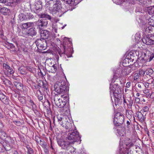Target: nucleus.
Returning a JSON list of instances; mask_svg holds the SVG:
<instances>
[{"label":"nucleus","mask_w":154,"mask_h":154,"mask_svg":"<svg viewBox=\"0 0 154 154\" xmlns=\"http://www.w3.org/2000/svg\"><path fill=\"white\" fill-rule=\"evenodd\" d=\"M142 41L144 43L147 45H151L153 44L152 39H151V37L149 36H146L142 39Z\"/></svg>","instance_id":"15"},{"label":"nucleus","mask_w":154,"mask_h":154,"mask_svg":"<svg viewBox=\"0 0 154 154\" xmlns=\"http://www.w3.org/2000/svg\"><path fill=\"white\" fill-rule=\"evenodd\" d=\"M23 68L24 67H23L21 66V67H20L18 69L19 71H20V72L22 74H24L23 69Z\"/></svg>","instance_id":"51"},{"label":"nucleus","mask_w":154,"mask_h":154,"mask_svg":"<svg viewBox=\"0 0 154 154\" xmlns=\"http://www.w3.org/2000/svg\"><path fill=\"white\" fill-rule=\"evenodd\" d=\"M126 74V72L125 70H122V69H121V72H120V77H122L125 75Z\"/></svg>","instance_id":"43"},{"label":"nucleus","mask_w":154,"mask_h":154,"mask_svg":"<svg viewBox=\"0 0 154 154\" xmlns=\"http://www.w3.org/2000/svg\"><path fill=\"white\" fill-rule=\"evenodd\" d=\"M135 101L136 103H139L140 101V99L138 97H136L135 98Z\"/></svg>","instance_id":"58"},{"label":"nucleus","mask_w":154,"mask_h":154,"mask_svg":"<svg viewBox=\"0 0 154 154\" xmlns=\"http://www.w3.org/2000/svg\"><path fill=\"white\" fill-rule=\"evenodd\" d=\"M149 107L147 106H145L143 107L141 111L143 112H147L149 111Z\"/></svg>","instance_id":"39"},{"label":"nucleus","mask_w":154,"mask_h":154,"mask_svg":"<svg viewBox=\"0 0 154 154\" xmlns=\"http://www.w3.org/2000/svg\"><path fill=\"white\" fill-rule=\"evenodd\" d=\"M147 82H149V83L150 84H152V85L154 86V79L152 78H151L147 80Z\"/></svg>","instance_id":"47"},{"label":"nucleus","mask_w":154,"mask_h":154,"mask_svg":"<svg viewBox=\"0 0 154 154\" xmlns=\"http://www.w3.org/2000/svg\"><path fill=\"white\" fill-rule=\"evenodd\" d=\"M14 72L13 69L12 68L10 67L7 70V71H6L4 73L7 76H9L11 75H13L14 73Z\"/></svg>","instance_id":"21"},{"label":"nucleus","mask_w":154,"mask_h":154,"mask_svg":"<svg viewBox=\"0 0 154 154\" xmlns=\"http://www.w3.org/2000/svg\"><path fill=\"white\" fill-rule=\"evenodd\" d=\"M3 70L4 72L6 71H7L9 68H10L8 65L6 63H3Z\"/></svg>","instance_id":"36"},{"label":"nucleus","mask_w":154,"mask_h":154,"mask_svg":"<svg viewBox=\"0 0 154 154\" xmlns=\"http://www.w3.org/2000/svg\"><path fill=\"white\" fill-rule=\"evenodd\" d=\"M149 83V82H147L144 83V85L146 88H148L149 87V85L150 84V83Z\"/></svg>","instance_id":"53"},{"label":"nucleus","mask_w":154,"mask_h":154,"mask_svg":"<svg viewBox=\"0 0 154 154\" xmlns=\"http://www.w3.org/2000/svg\"><path fill=\"white\" fill-rule=\"evenodd\" d=\"M37 25L40 29H42L43 27H46L48 24V20L46 19H41L36 22Z\"/></svg>","instance_id":"12"},{"label":"nucleus","mask_w":154,"mask_h":154,"mask_svg":"<svg viewBox=\"0 0 154 154\" xmlns=\"http://www.w3.org/2000/svg\"><path fill=\"white\" fill-rule=\"evenodd\" d=\"M57 119L59 123L65 128L70 129L72 127L75 128L74 125H72L70 120L67 116H63V117L58 116Z\"/></svg>","instance_id":"3"},{"label":"nucleus","mask_w":154,"mask_h":154,"mask_svg":"<svg viewBox=\"0 0 154 154\" xmlns=\"http://www.w3.org/2000/svg\"><path fill=\"white\" fill-rule=\"evenodd\" d=\"M10 140L9 142L10 143L12 144H14L15 143V141L14 140V139L13 138L10 137Z\"/></svg>","instance_id":"54"},{"label":"nucleus","mask_w":154,"mask_h":154,"mask_svg":"<svg viewBox=\"0 0 154 154\" xmlns=\"http://www.w3.org/2000/svg\"><path fill=\"white\" fill-rule=\"evenodd\" d=\"M14 84L15 86L19 90L20 89L21 87V83L17 81H14Z\"/></svg>","instance_id":"32"},{"label":"nucleus","mask_w":154,"mask_h":154,"mask_svg":"<svg viewBox=\"0 0 154 154\" xmlns=\"http://www.w3.org/2000/svg\"><path fill=\"white\" fill-rule=\"evenodd\" d=\"M46 69L49 72L54 73L57 70V65L53 64L51 66H47Z\"/></svg>","instance_id":"17"},{"label":"nucleus","mask_w":154,"mask_h":154,"mask_svg":"<svg viewBox=\"0 0 154 154\" xmlns=\"http://www.w3.org/2000/svg\"><path fill=\"white\" fill-rule=\"evenodd\" d=\"M109 88L110 96L111 97L112 95L118 94L120 93L119 92H121L122 88L117 84L112 85V83H110Z\"/></svg>","instance_id":"7"},{"label":"nucleus","mask_w":154,"mask_h":154,"mask_svg":"<svg viewBox=\"0 0 154 154\" xmlns=\"http://www.w3.org/2000/svg\"><path fill=\"white\" fill-rule=\"evenodd\" d=\"M68 100V96H64L63 94H56L54 97V100L55 105L60 108H63L65 106Z\"/></svg>","instance_id":"2"},{"label":"nucleus","mask_w":154,"mask_h":154,"mask_svg":"<svg viewBox=\"0 0 154 154\" xmlns=\"http://www.w3.org/2000/svg\"><path fill=\"white\" fill-rule=\"evenodd\" d=\"M18 18L19 20L21 21H23L24 20H27L26 14H25L23 13L20 14L18 15Z\"/></svg>","instance_id":"27"},{"label":"nucleus","mask_w":154,"mask_h":154,"mask_svg":"<svg viewBox=\"0 0 154 154\" xmlns=\"http://www.w3.org/2000/svg\"><path fill=\"white\" fill-rule=\"evenodd\" d=\"M38 3H35V5H33V8L35 10V12L37 13L38 11H41L42 10V5H41L40 2Z\"/></svg>","instance_id":"20"},{"label":"nucleus","mask_w":154,"mask_h":154,"mask_svg":"<svg viewBox=\"0 0 154 154\" xmlns=\"http://www.w3.org/2000/svg\"><path fill=\"white\" fill-rule=\"evenodd\" d=\"M0 100L4 104H7L9 103V99L0 91Z\"/></svg>","instance_id":"14"},{"label":"nucleus","mask_w":154,"mask_h":154,"mask_svg":"<svg viewBox=\"0 0 154 154\" xmlns=\"http://www.w3.org/2000/svg\"><path fill=\"white\" fill-rule=\"evenodd\" d=\"M0 78L2 80V81L4 83H5V80H6L7 79H5L4 76H1Z\"/></svg>","instance_id":"61"},{"label":"nucleus","mask_w":154,"mask_h":154,"mask_svg":"<svg viewBox=\"0 0 154 154\" xmlns=\"http://www.w3.org/2000/svg\"><path fill=\"white\" fill-rule=\"evenodd\" d=\"M26 15L27 18V20L28 19H32L34 17V16L33 15L30 13H27V14H26Z\"/></svg>","instance_id":"40"},{"label":"nucleus","mask_w":154,"mask_h":154,"mask_svg":"<svg viewBox=\"0 0 154 154\" xmlns=\"http://www.w3.org/2000/svg\"><path fill=\"white\" fill-rule=\"evenodd\" d=\"M131 123V121L130 120L127 121L126 122L127 126L128 127H129V125Z\"/></svg>","instance_id":"59"},{"label":"nucleus","mask_w":154,"mask_h":154,"mask_svg":"<svg viewBox=\"0 0 154 154\" xmlns=\"http://www.w3.org/2000/svg\"><path fill=\"white\" fill-rule=\"evenodd\" d=\"M121 69L120 68H117L114 72V77L117 79L118 77H120Z\"/></svg>","instance_id":"24"},{"label":"nucleus","mask_w":154,"mask_h":154,"mask_svg":"<svg viewBox=\"0 0 154 154\" xmlns=\"http://www.w3.org/2000/svg\"><path fill=\"white\" fill-rule=\"evenodd\" d=\"M124 120L123 115L120 112H117L115 115L114 124L116 126H120L123 123Z\"/></svg>","instance_id":"6"},{"label":"nucleus","mask_w":154,"mask_h":154,"mask_svg":"<svg viewBox=\"0 0 154 154\" xmlns=\"http://www.w3.org/2000/svg\"><path fill=\"white\" fill-rule=\"evenodd\" d=\"M64 86L67 87L65 81L63 80H60L57 81L54 85V89L63 88Z\"/></svg>","instance_id":"10"},{"label":"nucleus","mask_w":154,"mask_h":154,"mask_svg":"<svg viewBox=\"0 0 154 154\" xmlns=\"http://www.w3.org/2000/svg\"><path fill=\"white\" fill-rule=\"evenodd\" d=\"M5 113L2 111H0V119H2L4 118Z\"/></svg>","instance_id":"55"},{"label":"nucleus","mask_w":154,"mask_h":154,"mask_svg":"<svg viewBox=\"0 0 154 154\" xmlns=\"http://www.w3.org/2000/svg\"><path fill=\"white\" fill-rule=\"evenodd\" d=\"M131 85V82H128L126 84V87L127 88H129Z\"/></svg>","instance_id":"62"},{"label":"nucleus","mask_w":154,"mask_h":154,"mask_svg":"<svg viewBox=\"0 0 154 154\" xmlns=\"http://www.w3.org/2000/svg\"><path fill=\"white\" fill-rule=\"evenodd\" d=\"M6 85H12V83L8 79H7L6 80H5V83H4Z\"/></svg>","instance_id":"45"},{"label":"nucleus","mask_w":154,"mask_h":154,"mask_svg":"<svg viewBox=\"0 0 154 154\" xmlns=\"http://www.w3.org/2000/svg\"><path fill=\"white\" fill-rule=\"evenodd\" d=\"M6 47L8 49H13L14 51H16L14 45L11 43H8L6 44Z\"/></svg>","instance_id":"31"},{"label":"nucleus","mask_w":154,"mask_h":154,"mask_svg":"<svg viewBox=\"0 0 154 154\" xmlns=\"http://www.w3.org/2000/svg\"><path fill=\"white\" fill-rule=\"evenodd\" d=\"M114 3L117 5H121L123 2H125V0H112Z\"/></svg>","instance_id":"37"},{"label":"nucleus","mask_w":154,"mask_h":154,"mask_svg":"<svg viewBox=\"0 0 154 154\" xmlns=\"http://www.w3.org/2000/svg\"><path fill=\"white\" fill-rule=\"evenodd\" d=\"M126 115H128H128H131V111L127 110L126 111Z\"/></svg>","instance_id":"63"},{"label":"nucleus","mask_w":154,"mask_h":154,"mask_svg":"<svg viewBox=\"0 0 154 154\" xmlns=\"http://www.w3.org/2000/svg\"><path fill=\"white\" fill-rule=\"evenodd\" d=\"M150 97L152 99H154V92L152 91L150 95Z\"/></svg>","instance_id":"56"},{"label":"nucleus","mask_w":154,"mask_h":154,"mask_svg":"<svg viewBox=\"0 0 154 154\" xmlns=\"http://www.w3.org/2000/svg\"><path fill=\"white\" fill-rule=\"evenodd\" d=\"M153 6L149 7L147 9V12L149 14H154V9Z\"/></svg>","instance_id":"29"},{"label":"nucleus","mask_w":154,"mask_h":154,"mask_svg":"<svg viewBox=\"0 0 154 154\" xmlns=\"http://www.w3.org/2000/svg\"><path fill=\"white\" fill-rule=\"evenodd\" d=\"M41 36L43 38V39H47L48 38L49 35V32L47 30H42L41 31Z\"/></svg>","instance_id":"18"},{"label":"nucleus","mask_w":154,"mask_h":154,"mask_svg":"<svg viewBox=\"0 0 154 154\" xmlns=\"http://www.w3.org/2000/svg\"><path fill=\"white\" fill-rule=\"evenodd\" d=\"M144 31L145 34L154 33V27L150 26H146L144 28Z\"/></svg>","instance_id":"16"},{"label":"nucleus","mask_w":154,"mask_h":154,"mask_svg":"<svg viewBox=\"0 0 154 154\" xmlns=\"http://www.w3.org/2000/svg\"><path fill=\"white\" fill-rule=\"evenodd\" d=\"M33 151L32 149H29L28 151L27 154H33Z\"/></svg>","instance_id":"60"},{"label":"nucleus","mask_w":154,"mask_h":154,"mask_svg":"<svg viewBox=\"0 0 154 154\" xmlns=\"http://www.w3.org/2000/svg\"><path fill=\"white\" fill-rule=\"evenodd\" d=\"M145 71L142 69H140L139 70L138 74L140 75H142L143 76H144L145 74Z\"/></svg>","instance_id":"46"},{"label":"nucleus","mask_w":154,"mask_h":154,"mask_svg":"<svg viewBox=\"0 0 154 154\" xmlns=\"http://www.w3.org/2000/svg\"><path fill=\"white\" fill-rule=\"evenodd\" d=\"M4 147L5 150L8 151L9 150L11 149V146L9 144L7 143L5 145H4Z\"/></svg>","instance_id":"38"},{"label":"nucleus","mask_w":154,"mask_h":154,"mask_svg":"<svg viewBox=\"0 0 154 154\" xmlns=\"http://www.w3.org/2000/svg\"><path fill=\"white\" fill-rule=\"evenodd\" d=\"M35 44L38 49L40 50H44L46 46V41L44 39H37L35 42Z\"/></svg>","instance_id":"8"},{"label":"nucleus","mask_w":154,"mask_h":154,"mask_svg":"<svg viewBox=\"0 0 154 154\" xmlns=\"http://www.w3.org/2000/svg\"><path fill=\"white\" fill-rule=\"evenodd\" d=\"M68 142L67 140L63 141L60 140H59L57 141L58 145L64 149H66L68 146L70 145Z\"/></svg>","instance_id":"13"},{"label":"nucleus","mask_w":154,"mask_h":154,"mask_svg":"<svg viewBox=\"0 0 154 154\" xmlns=\"http://www.w3.org/2000/svg\"><path fill=\"white\" fill-rule=\"evenodd\" d=\"M140 75L137 73H135L134 75V80H136L137 79H139Z\"/></svg>","instance_id":"44"},{"label":"nucleus","mask_w":154,"mask_h":154,"mask_svg":"<svg viewBox=\"0 0 154 154\" xmlns=\"http://www.w3.org/2000/svg\"><path fill=\"white\" fill-rule=\"evenodd\" d=\"M154 57V54H152L150 56L149 61L151 60Z\"/></svg>","instance_id":"57"},{"label":"nucleus","mask_w":154,"mask_h":154,"mask_svg":"<svg viewBox=\"0 0 154 154\" xmlns=\"http://www.w3.org/2000/svg\"><path fill=\"white\" fill-rule=\"evenodd\" d=\"M22 32L24 36L26 37L29 36H33L36 35L37 30L35 28L32 27L28 30L27 31L23 30Z\"/></svg>","instance_id":"9"},{"label":"nucleus","mask_w":154,"mask_h":154,"mask_svg":"<svg viewBox=\"0 0 154 154\" xmlns=\"http://www.w3.org/2000/svg\"><path fill=\"white\" fill-rule=\"evenodd\" d=\"M55 91L58 94H63L64 96L66 95L65 94L66 93L67 91L68 90L67 87L64 86L63 88H60L54 89Z\"/></svg>","instance_id":"11"},{"label":"nucleus","mask_w":154,"mask_h":154,"mask_svg":"<svg viewBox=\"0 0 154 154\" xmlns=\"http://www.w3.org/2000/svg\"><path fill=\"white\" fill-rule=\"evenodd\" d=\"M39 17L42 18H45L49 20H51V17L50 16L46 13L40 14H39Z\"/></svg>","instance_id":"25"},{"label":"nucleus","mask_w":154,"mask_h":154,"mask_svg":"<svg viewBox=\"0 0 154 154\" xmlns=\"http://www.w3.org/2000/svg\"><path fill=\"white\" fill-rule=\"evenodd\" d=\"M68 4H73L75 2V0H66L65 2Z\"/></svg>","instance_id":"41"},{"label":"nucleus","mask_w":154,"mask_h":154,"mask_svg":"<svg viewBox=\"0 0 154 154\" xmlns=\"http://www.w3.org/2000/svg\"><path fill=\"white\" fill-rule=\"evenodd\" d=\"M74 128L72 127L69 129V133L66 138V140L69 142H68L70 145L73 144L75 142L78 141L81 138L79 133L76 130H73V129Z\"/></svg>","instance_id":"1"},{"label":"nucleus","mask_w":154,"mask_h":154,"mask_svg":"<svg viewBox=\"0 0 154 154\" xmlns=\"http://www.w3.org/2000/svg\"><path fill=\"white\" fill-rule=\"evenodd\" d=\"M39 86L41 87H42L44 88L47 89V85L46 83L42 81H39Z\"/></svg>","instance_id":"30"},{"label":"nucleus","mask_w":154,"mask_h":154,"mask_svg":"<svg viewBox=\"0 0 154 154\" xmlns=\"http://www.w3.org/2000/svg\"><path fill=\"white\" fill-rule=\"evenodd\" d=\"M113 96L115 98V104L116 105H117L120 100L119 98H118V94H114Z\"/></svg>","instance_id":"35"},{"label":"nucleus","mask_w":154,"mask_h":154,"mask_svg":"<svg viewBox=\"0 0 154 154\" xmlns=\"http://www.w3.org/2000/svg\"><path fill=\"white\" fill-rule=\"evenodd\" d=\"M3 3H4L5 5L7 6H10L11 5V3L7 0H5L4 1V2Z\"/></svg>","instance_id":"50"},{"label":"nucleus","mask_w":154,"mask_h":154,"mask_svg":"<svg viewBox=\"0 0 154 154\" xmlns=\"http://www.w3.org/2000/svg\"><path fill=\"white\" fill-rule=\"evenodd\" d=\"M0 12L4 15H7L9 14L10 12V11L9 9L7 8L3 7L2 8Z\"/></svg>","instance_id":"19"},{"label":"nucleus","mask_w":154,"mask_h":154,"mask_svg":"<svg viewBox=\"0 0 154 154\" xmlns=\"http://www.w3.org/2000/svg\"><path fill=\"white\" fill-rule=\"evenodd\" d=\"M145 72L147 75H150L153 73V70L151 68H149L146 69Z\"/></svg>","instance_id":"33"},{"label":"nucleus","mask_w":154,"mask_h":154,"mask_svg":"<svg viewBox=\"0 0 154 154\" xmlns=\"http://www.w3.org/2000/svg\"><path fill=\"white\" fill-rule=\"evenodd\" d=\"M50 7L49 10L54 12L62 8V3L60 0H50L48 2Z\"/></svg>","instance_id":"4"},{"label":"nucleus","mask_w":154,"mask_h":154,"mask_svg":"<svg viewBox=\"0 0 154 154\" xmlns=\"http://www.w3.org/2000/svg\"><path fill=\"white\" fill-rule=\"evenodd\" d=\"M71 45V44L69 41V39L65 37L63 40V44L62 45V46L61 47L60 50H61L62 54H66L68 57H71L70 56H68L67 54V51H71V49L69 48L70 47Z\"/></svg>","instance_id":"5"},{"label":"nucleus","mask_w":154,"mask_h":154,"mask_svg":"<svg viewBox=\"0 0 154 154\" xmlns=\"http://www.w3.org/2000/svg\"><path fill=\"white\" fill-rule=\"evenodd\" d=\"M36 141L43 147H45L46 143L45 142L44 140L41 139V138L37 137V138L36 139Z\"/></svg>","instance_id":"23"},{"label":"nucleus","mask_w":154,"mask_h":154,"mask_svg":"<svg viewBox=\"0 0 154 154\" xmlns=\"http://www.w3.org/2000/svg\"><path fill=\"white\" fill-rule=\"evenodd\" d=\"M136 116L139 119L140 121L141 122L144 121V116L140 112H138L136 113Z\"/></svg>","instance_id":"22"},{"label":"nucleus","mask_w":154,"mask_h":154,"mask_svg":"<svg viewBox=\"0 0 154 154\" xmlns=\"http://www.w3.org/2000/svg\"><path fill=\"white\" fill-rule=\"evenodd\" d=\"M36 96L38 97V99L40 101H41L43 99V95L41 93V92L39 90L37 91Z\"/></svg>","instance_id":"34"},{"label":"nucleus","mask_w":154,"mask_h":154,"mask_svg":"<svg viewBox=\"0 0 154 154\" xmlns=\"http://www.w3.org/2000/svg\"><path fill=\"white\" fill-rule=\"evenodd\" d=\"M26 23L28 28L33 26L34 25V23L33 22H28Z\"/></svg>","instance_id":"52"},{"label":"nucleus","mask_w":154,"mask_h":154,"mask_svg":"<svg viewBox=\"0 0 154 154\" xmlns=\"http://www.w3.org/2000/svg\"><path fill=\"white\" fill-rule=\"evenodd\" d=\"M128 102L127 103V105L128 106L129 109H132V106L133 104V100L131 99V97H129L127 100Z\"/></svg>","instance_id":"26"},{"label":"nucleus","mask_w":154,"mask_h":154,"mask_svg":"<svg viewBox=\"0 0 154 154\" xmlns=\"http://www.w3.org/2000/svg\"><path fill=\"white\" fill-rule=\"evenodd\" d=\"M27 25L26 23H24L23 24L22 26V30H24L25 29H27L28 28Z\"/></svg>","instance_id":"48"},{"label":"nucleus","mask_w":154,"mask_h":154,"mask_svg":"<svg viewBox=\"0 0 154 154\" xmlns=\"http://www.w3.org/2000/svg\"><path fill=\"white\" fill-rule=\"evenodd\" d=\"M148 23L150 26L154 27V16H152L148 20Z\"/></svg>","instance_id":"28"},{"label":"nucleus","mask_w":154,"mask_h":154,"mask_svg":"<svg viewBox=\"0 0 154 154\" xmlns=\"http://www.w3.org/2000/svg\"><path fill=\"white\" fill-rule=\"evenodd\" d=\"M13 122L17 125L20 126L22 125L21 122L19 121H14Z\"/></svg>","instance_id":"49"},{"label":"nucleus","mask_w":154,"mask_h":154,"mask_svg":"<svg viewBox=\"0 0 154 154\" xmlns=\"http://www.w3.org/2000/svg\"><path fill=\"white\" fill-rule=\"evenodd\" d=\"M151 39H152L153 44H154V35L153 36H150Z\"/></svg>","instance_id":"64"},{"label":"nucleus","mask_w":154,"mask_h":154,"mask_svg":"<svg viewBox=\"0 0 154 154\" xmlns=\"http://www.w3.org/2000/svg\"><path fill=\"white\" fill-rule=\"evenodd\" d=\"M1 138L2 139H4L6 137V133L4 131H2L1 133Z\"/></svg>","instance_id":"42"}]
</instances>
